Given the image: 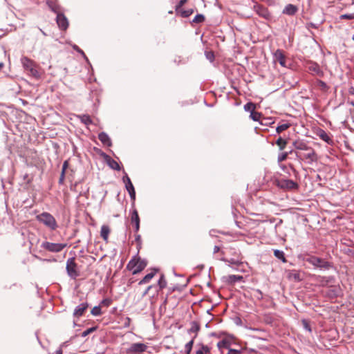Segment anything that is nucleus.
Here are the masks:
<instances>
[{
	"label": "nucleus",
	"instance_id": "6ab92c4d",
	"mask_svg": "<svg viewBox=\"0 0 354 354\" xmlns=\"http://www.w3.org/2000/svg\"><path fill=\"white\" fill-rule=\"evenodd\" d=\"M111 230L110 227L106 225H103L101 227L100 230V236L105 241H107L109 239V235L110 234Z\"/></svg>",
	"mask_w": 354,
	"mask_h": 354
},
{
	"label": "nucleus",
	"instance_id": "f03ea898",
	"mask_svg": "<svg viewBox=\"0 0 354 354\" xmlns=\"http://www.w3.org/2000/svg\"><path fill=\"white\" fill-rule=\"evenodd\" d=\"M147 265V261L142 259L138 255L134 256L128 263L127 269L132 272L133 274H136L143 270Z\"/></svg>",
	"mask_w": 354,
	"mask_h": 354
},
{
	"label": "nucleus",
	"instance_id": "dca6fc26",
	"mask_svg": "<svg viewBox=\"0 0 354 354\" xmlns=\"http://www.w3.org/2000/svg\"><path fill=\"white\" fill-rule=\"evenodd\" d=\"M308 69L313 75H317L319 76L323 75V72L321 70L319 66L315 62L310 63L308 66Z\"/></svg>",
	"mask_w": 354,
	"mask_h": 354
},
{
	"label": "nucleus",
	"instance_id": "c9c22d12",
	"mask_svg": "<svg viewBox=\"0 0 354 354\" xmlns=\"http://www.w3.org/2000/svg\"><path fill=\"white\" fill-rule=\"evenodd\" d=\"M288 154H289L288 152H283L281 153H279L277 157L278 162H281L286 160L288 158Z\"/></svg>",
	"mask_w": 354,
	"mask_h": 354
},
{
	"label": "nucleus",
	"instance_id": "a18cd8bd",
	"mask_svg": "<svg viewBox=\"0 0 354 354\" xmlns=\"http://www.w3.org/2000/svg\"><path fill=\"white\" fill-rule=\"evenodd\" d=\"M302 324H303L305 329H306L308 331H311L310 327L306 320H305V319L302 320Z\"/></svg>",
	"mask_w": 354,
	"mask_h": 354
},
{
	"label": "nucleus",
	"instance_id": "5701e85b",
	"mask_svg": "<svg viewBox=\"0 0 354 354\" xmlns=\"http://www.w3.org/2000/svg\"><path fill=\"white\" fill-rule=\"evenodd\" d=\"M288 277L290 279H293L295 281H300L301 280V278H300V274L299 273L296 271V270H291L288 272Z\"/></svg>",
	"mask_w": 354,
	"mask_h": 354
},
{
	"label": "nucleus",
	"instance_id": "f3484780",
	"mask_svg": "<svg viewBox=\"0 0 354 354\" xmlns=\"http://www.w3.org/2000/svg\"><path fill=\"white\" fill-rule=\"evenodd\" d=\"M99 140L102 142L104 145L110 147L111 146V140L109 136L104 132H101L98 135Z\"/></svg>",
	"mask_w": 354,
	"mask_h": 354
},
{
	"label": "nucleus",
	"instance_id": "4be33fe9",
	"mask_svg": "<svg viewBox=\"0 0 354 354\" xmlns=\"http://www.w3.org/2000/svg\"><path fill=\"white\" fill-rule=\"evenodd\" d=\"M318 136L323 140L324 141L326 142L327 143L332 142L331 138L329 137V136L325 132V131L320 129L317 133Z\"/></svg>",
	"mask_w": 354,
	"mask_h": 354
},
{
	"label": "nucleus",
	"instance_id": "603ef678",
	"mask_svg": "<svg viewBox=\"0 0 354 354\" xmlns=\"http://www.w3.org/2000/svg\"><path fill=\"white\" fill-rule=\"evenodd\" d=\"M101 304L108 306L110 304V301L109 299H104L102 301Z\"/></svg>",
	"mask_w": 354,
	"mask_h": 354
},
{
	"label": "nucleus",
	"instance_id": "7c9ffc66",
	"mask_svg": "<svg viewBox=\"0 0 354 354\" xmlns=\"http://www.w3.org/2000/svg\"><path fill=\"white\" fill-rule=\"evenodd\" d=\"M255 109H256V105H255V104H254L252 102H248L244 105L245 111H249V112H250V113H252V111H254Z\"/></svg>",
	"mask_w": 354,
	"mask_h": 354
},
{
	"label": "nucleus",
	"instance_id": "bf43d9fd",
	"mask_svg": "<svg viewBox=\"0 0 354 354\" xmlns=\"http://www.w3.org/2000/svg\"><path fill=\"white\" fill-rule=\"evenodd\" d=\"M40 31L41 32V33L44 35H46V32L44 31H43L41 29H39Z\"/></svg>",
	"mask_w": 354,
	"mask_h": 354
},
{
	"label": "nucleus",
	"instance_id": "b1692460",
	"mask_svg": "<svg viewBox=\"0 0 354 354\" xmlns=\"http://www.w3.org/2000/svg\"><path fill=\"white\" fill-rule=\"evenodd\" d=\"M77 117L80 121L86 125H89L92 123V120L88 115H81Z\"/></svg>",
	"mask_w": 354,
	"mask_h": 354
},
{
	"label": "nucleus",
	"instance_id": "6e6d98bb",
	"mask_svg": "<svg viewBox=\"0 0 354 354\" xmlns=\"http://www.w3.org/2000/svg\"><path fill=\"white\" fill-rule=\"evenodd\" d=\"M55 354H62V351L61 349H59L56 351Z\"/></svg>",
	"mask_w": 354,
	"mask_h": 354
},
{
	"label": "nucleus",
	"instance_id": "2f4dec72",
	"mask_svg": "<svg viewBox=\"0 0 354 354\" xmlns=\"http://www.w3.org/2000/svg\"><path fill=\"white\" fill-rule=\"evenodd\" d=\"M194 344V339H191L189 342L185 344V354H189Z\"/></svg>",
	"mask_w": 354,
	"mask_h": 354
},
{
	"label": "nucleus",
	"instance_id": "4468645a",
	"mask_svg": "<svg viewBox=\"0 0 354 354\" xmlns=\"http://www.w3.org/2000/svg\"><path fill=\"white\" fill-rule=\"evenodd\" d=\"M147 346L142 343L132 344L129 347V352L141 353L146 351Z\"/></svg>",
	"mask_w": 354,
	"mask_h": 354
},
{
	"label": "nucleus",
	"instance_id": "052dcab7",
	"mask_svg": "<svg viewBox=\"0 0 354 354\" xmlns=\"http://www.w3.org/2000/svg\"><path fill=\"white\" fill-rule=\"evenodd\" d=\"M290 167L292 168V171H293L295 173H296V172H297V171H296V170L293 168V167H292V165L290 166Z\"/></svg>",
	"mask_w": 354,
	"mask_h": 354
},
{
	"label": "nucleus",
	"instance_id": "58836bf2",
	"mask_svg": "<svg viewBox=\"0 0 354 354\" xmlns=\"http://www.w3.org/2000/svg\"><path fill=\"white\" fill-rule=\"evenodd\" d=\"M206 58L209 60L211 62H212L214 59V53L212 51H207L205 53Z\"/></svg>",
	"mask_w": 354,
	"mask_h": 354
},
{
	"label": "nucleus",
	"instance_id": "cd10ccee",
	"mask_svg": "<svg viewBox=\"0 0 354 354\" xmlns=\"http://www.w3.org/2000/svg\"><path fill=\"white\" fill-rule=\"evenodd\" d=\"M158 286L159 287V290H162L167 286V281L163 274H161L158 281Z\"/></svg>",
	"mask_w": 354,
	"mask_h": 354
},
{
	"label": "nucleus",
	"instance_id": "412c9836",
	"mask_svg": "<svg viewBox=\"0 0 354 354\" xmlns=\"http://www.w3.org/2000/svg\"><path fill=\"white\" fill-rule=\"evenodd\" d=\"M106 162L108 165L113 169L116 171L120 170V167L118 162H116L115 160L112 159L109 156H106Z\"/></svg>",
	"mask_w": 354,
	"mask_h": 354
},
{
	"label": "nucleus",
	"instance_id": "f8f14e48",
	"mask_svg": "<svg viewBox=\"0 0 354 354\" xmlns=\"http://www.w3.org/2000/svg\"><path fill=\"white\" fill-rule=\"evenodd\" d=\"M274 61L279 62V64L283 67H286V59L283 53L281 50H277L274 54Z\"/></svg>",
	"mask_w": 354,
	"mask_h": 354
},
{
	"label": "nucleus",
	"instance_id": "3c124183",
	"mask_svg": "<svg viewBox=\"0 0 354 354\" xmlns=\"http://www.w3.org/2000/svg\"><path fill=\"white\" fill-rule=\"evenodd\" d=\"M136 241L138 243L139 245L141 244V236L140 234L136 235Z\"/></svg>",
	"mask_w": 354,
	"mask_h": 354
},
{
	"label": "nucleus",
	"instance_id": "f704fd0d",
	"mask_svg": "<svg viewBox=\"0 0 354 354\" xmlns=\"http://www.w3.org/2000/svg\"><path fill=\"white\" fill-rule=\"evenodd\" d=\"M261 114L257 111H252L250 113V118L254 121H259L261 118Z\"/></svg>",
	"mask_w": 354,
	"mask_h": 354
},
{
	"label": "nucleus",
	"instance_id": "864d4df0",
	"mask_svg": "<svg viewBox=\"0 0 354 354\" xmlns=\"http://www.w3.org/2000/svg\"><path fill=\"white\" fill-rule=\"evenodd\" d=\"M348 93H349L350 95H354V86H351V87L348 88Z\"/></svg>",
	"mask_w": 354,
	"mask_h": 354
},
{
	"label": "nucleus",
	"instance_id": "bb28decb",
	"mask_svg": "<svg viewBox=\"0 0 354 354\" xmlns=\"http://www.w3.org/2000/svg\"><path fill=\"white\" fill-rule=\"evenodd\" d=\"M274 255L275 257H277L279 259L282 260L283 262H286V259L284 256V252L281 250H274Z\"/></svg>",
	"mask_w": 354,
	"mask_h": 354
},
{
	"label": "nucleus",
	"instance_id": "ddd939ff",
	"mask_svg": "<svg viewBox=\"0 0 354 354\" xmlns=\"http://www.w3.org/2000/svg\"><path fill=\"white\" fill-rule=\"evenodd\" d=\"M88 307V304L87 302H84L78 305L74 310L73 316L79 318L84 315L85 311L87 310Z\"/></svg>",
	"mask_w": 354,
	"mask_h": 354
},
{
	"label": "nucleus",
	"instance_id": "680f3d73",
	"mask_svg": "<svg viewBox=\"0 0 354 354\" xmlns=\"http://www.w3.org/2000/svg\"><path fill=\"white\" fill-rule=\"evenodd\" d=\"M350 104H351L353 106H354V102H353V101L351 102H350Z\"/></svg>",
	"mask_w": 354,
	"mask_h": 354
},
{
	"label": "nucleus",
	"instance_id": "1a4fd4ad",
	"mask_svg": "<svg viewBox=\"0 0 354 354\" xmlns=\"http://www.w3.org/2000/svg\"><path fill=\"white\" fill-rule=\"evenodd\" d=\"M123 181L125 184L126 189H127V192H129L131 198L133 201H135V199H136L135 189H134V187H133L129 177L127 174L123 177Z\"/></svg>",
	"mask_w": 354,
	"mask_h": 354
},
{
	"label": "nucleus",
	"instance_id": "c756f323",
	"mask_svg": "<svg viewBox=\"0 0 354 354\" xmlns=\"http://www.w3.org/2000/svg\"><path fill=\"white\" fill-rule=\"evenodd\" d=\"M230 342L228 340H226V339H223L221 341H219L218 343H217V346L219 349H221L223 348H229L230 346Z\"/></svg>",
	"mask_w": 354,
	"mask_h": 354
},
{
	"label": "nucleus",
	"instance_id": "de8ad7c7",
	"mask_svg": "<svg viewBox=\"0 0 354 354\" xmlns=\"http://www.w3.org/2000/svg\"><path fill=\"white\" fill-rule=\"evenodd\" d=\"M153 288V286L151 285V286H149L147 289L142 292V297H145L148 292L149 291L152 289Z\"/></svg>",
	"mask_w": 354,
	"mask_h": 354
},
{
	"label": "nucleus",
	"instance_id": "e2e57ef3",
	"mask_svg": "<svg viewBox=\"0 0 354 354\" xmlns=\"http://www.w3.org/2000/svg\"><path fill=\"white\" fill-rule=\"evenodd\" d=\"M289 153H292V151H289L288 152Z\"/></svg>",
	"mask_w": 354,
	"mask_h": 354
},
{
	"label": "nucleus",
	"instance_id": "9d476101",
	"mask_svg": "<svg viewBox=\"0 0 354 354\" xmlns=\"http://www.w3.org/2000/svg\"><path fill=\"white\" fill-rule=\"evenodd\" d=\"M57 24L61 30H66L68 27V21L62 13H58L56 17Z\"/></svg>",
	"mask_w": 354,
	"mask_h": 354
},
{
	"label": "nucleus",
	"instance_id": "49530a36",
	"mask_svg": "<svg viewBox=\"0 0 354 354\" xmlns=\"http://www.w3.org/2000/svg\"><path fill=\"white\" fill-rule=\"evenodd\" d=\"M241 351L236 349L230 348L227 354H241Z\"/></svg>",
	"mask_w": 354,
	"mask_h": 354
},
{
	"label": "nucleus",
	"instance_id": "4c0bfd02",
	"mask_svg": "<svg viewBox=\"0 0 354 354\" xmlns=\"http://www.w3.org/2000/svg\"><path fill=\"white\" fill-rule=\"evenodd\" d=\"M193 12H194V10L193 9H189V10H183L181 12V16L183 17H188L191 15H192Z\"/></svg>",
	"mask_w": 354,
	"mask_h": 354
},
{
	"label": "nucleus",
	"instance_id": "69168bd1",
	"mask_svg": "<svg viewBox=\"0 0 354 354\" xmlns=\"http://www.w3.org/2000/svg\"><path fill=\"white\" fill-rule=\"evenodd\" d=\"M2 66H3V64H2V63H1V64H0V67H1Z\"/></svg>",
	"mask_w": 354,
	"mask_h": 354
},
{
	"label": "nucleus",
	"instance_id": "c85d7f7f",
	"mask_svg": "<svg viewBox=\"0 0 354 354\" xmlns=\"http://www.w3.org/2000/svg\"><path fill=\"white\" fill-rule=\"evenodd\" d=\"M209 353L210 348L207 346L202 345L196 354H209Z\"/></svg>",
	"mask_w": 354,
	"mask_h": 354
},
{
	"label": "nucleus",
	"instance_id": "473e14b6",
	"mask_svg": "<svg viewBox=\"0 0 354 354\" xmlns=\"http://www.w3.org/2000/svg\"><path fill=\"white\" fill-rule=\"evenodd\" d=\"M290 124L288 123H284V124H282L281 125H279L277 127V132L278 133H281L282 131L286 130L287 129H288L290 127Z\"/></svg>",
	"mask_w": 354,
	"mask_h": 354
},
{
	"label": "nucleus",
	"instance_id": "338daca9",
	"mask_svg": "<svg viewBox=\"0 0 354 354\" xmlns=\"http://www.w3.org/2000/svg\"><path fill=\"white\" fill-rule=\"evenodd\" d=\"M353 40L354 41V35H353V37H352Z\"/></svg>",
	"mask_w": 354,
	"mask_h": 354
},
{
	"label": "nucleus",
	"instance_id": "a211bd4d",
	"mask_svg": "<svg viewBox=\"0 0 354 354\" xmlns=\"http://www.w3.org/2000/svg\"><path fill=\"white\" fill-rule=\"evenodd\" d=\"M158 270L153 269L151 272L146 274L145 277L139 281L138 285H142L149 283L155 276Z\"/></svg>",
	"mask_w": 354,
	"mask_h": 354
},
{
	"label": "nucleus",
	"instance_id": "f257e3e1",
	"mask_svg": "<svg viewBox=\"0 0 354 354\" xmlns=\"http://www.w3.org/2000/svg\"><path fill=\"white\" fill-rule=\"evenodd\" d=\"M21 64L29 75L36 80L41 78L42 73L38 65L34 61L27 57H24L21 58Z\"/></svg>",
	"mask_w": 354,
	"mask_h": 354
},
{
	"label": "nucleus",
	"instance_id": "4d7b16f0",
	"mask_svg": "<svg viewBox=\"0 0 354 354\" xmlns=\"http://www.w3.org/2000/svg\"><path fill=\"white\" fill-rule=\"evenodd\" d=\"M77 52L80 53L81 54L85 56L84 52L81 49H78Z\"/></svg>",
	"mask_w": 354,
	"mask_h": 354
},
{
	"label": "nucleus",
	"instance_id": "a878e982",
	"mask_svg": "<svg viewBox=\"0 0 354 354\" xmlns=\"http://www.w3.org/2000/svg\"><path fill=\"white\" fill-rule=\"evenodd\" d=\"M288 142L283 139L281 137H279L277 141L276 144L279 147L280 150H283L287 145Z\"/></svg>",
	"mask_w": 354,
	"mask_h": 354
},
{
	"label": "nucleus",
	"instance_id": "393cba45",
	"mask_svg": "<svg viewBox=\"0 0 354 354\" xmlns=\"http://www.w3.org/2000/svg\"><path fill=\"white\" fill-rule=\"evenodd\" d=\"M315 84L316 86L322 91H326L328 89V86H327V84L320 80H317Z\"/></svg>",
	"mask_w": 354,
	"mask_h": 354
},
{
	"label": "nucleus",
	"instance_id": "c03bdc74",
	"mask_svg": "<svg viewBox=\"0 0 354 354\" xmlns=\"http://www.w3.org/2000/svg\"><path fill=\"white\" fill-rule=\"evenodd\" d=\"M230 278L232 281H236L241 280L243 279V277L237 276V275H231V276H230Z\"/></svg>",
	"mask_w": 354,
	"mask_h": 354
},
{
	"label": "nucleus",
	"instance_id": "8fccbe9b",
	"mask_svg": "<svg viewBox=\"0 0 354 354\" xmlns=\"http://www.w3.org/2000/svg\"><path fill=\"white\" fill-rule=\"evenodd\" d=\"M64 178H65V172L62 171L60 177H59V183H63V182L64 180Z\"/></svg>",
	"mask_w": 354,
	"mask_h": 354
},
{
	"label": "nucleus",
	"instance_id": "423d86ee",
	"mask_svg": "<svg viewBox=\"0 0 354 354\" xmlns=\"http://www.w3.org/2000/svg\"><path fill=\"white\" fill-rule=\"evenodd\" d=\"M66 270L68 275L73 279H75L80 276V272L74 257L68 259L66 261Z\"/></svg>",
	"mask_w": 354,
	"mask_h": 354
},
{
	"label": "nucleus",
	"instance_id": "9b49d317",
	"mask_svg": "<svg viewBox=\"0 0 354 354\" xmlns=\"http://www.w3.org/2000/svg\"><path fill=\"white\" fill-rule=\"evenodd\" d=\"M131 223L134 226L135 232H138L140 229V217L136 209L132 210L131 214Z\"/></svg>",
	"mask_w": 354,
	"mask_h": 354
},
{
	"label": "nucleus",
	"instance_id": "37998d69",
	"mask_svg": "<svg viewBox=\"0 0 354 354\" xmlns=\"http://www.w3.org/2000/svg\"><path fill=\"white\" fill-rule=\"evenodd\" d=\"M187 1V0H180L176 6V10H178Z\"/></svg>",
	"mask_w": 354,
	"mask_h": 354
},
{
	"label": "nucleus",
	"instance_id": "6e6552de",
	"mask_svg": "<svg viewBox=\"0 0 354 354\" xmlns=\"http://www.w3.org/2000/svg\"><path fill=\"white\" fill-rule=\"evenodd\" d=\"M296 156L301 160H307L309 163L316 162L317 160V155L315 149L312 147L308 149L306 153L295 152Z\"/></svg>",
	"mask_w": 354,
	"mask_h": 354
},
{
	"label": "nucleus",
	"instance_id": "72a5a7b5",
	"mask_svg": "<svg viewBox=\"0 0 354 354\" xmlns=\"http://www.w3.org/2000/svg\"><path fill=\"white\" fill-rule=\"evenodd\" d=\"M91 313L93 316H99V315H102V310H101L100 306L93 307L91 311Z\"/></svg>",
	"mask_w": 354,
	"mask_h": 354
},
{
	"label": "nucleus",
	"instance_id": "5fc2aeb1",
	"mask_svg": "<svg viewBox=\"0 0 354 354\" xmlns=\"http://www.w3.org/2000/svg\"><path fill=\"white\" fill-rule=\"evenodd\" d=\"M219 250H220V248L217 245H215L214 248V253H216V252H219Z\"/></svg>",
	"mask_w": 354,
	"mask_h": 354
},
{
	"label": "nucleus",
	"instance_id": "2eb2a0df",
	"mask_svg": "<svg viewBox=\"0 0 354 354\" xmlns=\"http://www.w3.org/2000/svg\"><path fill=\"white\" fill-rule=\"evenodd\" d=\"M292 145L295 149L298 151L297 152H299L300 151H306L308 149L310 148V147L308 146L305 142L299 140H295L292 142Z\"/></svg>",
	"mask_w": 354,
	"mask_h": 354
},
{
	"label": "nucleus",
	"instance_id": "0eeeda50",
	"mask_svg": "<svg viewBox=\"0 0 354 354\" xmlns=\"http://www.w3.org/2000/svg\"><path fill=\"white\" fill-rule=\"evenodd\" d=\"M67 246L66 243H57L44 241L41 248L50 252H59Z\"/></svg>",
	"mask_w": 354,
	"mask_h": 354
},
{
	"label": "nucleus",
	"instance_id": "09e8293b",
	"mask_svg": "<svg viewBox=\"0 0 354 354\" xmlns=\"http://www.w3.org/2000/svg\"><path fill=\"white\" fill-rule=\"evenodd\" d=\"M68 165V162L67 160L64 161L63 163V165H62V172H66Z\"/></svg>",
	"mask_w": 354,
	"mask_h": 354
},
{
	"label": "nucleus",
	"instance_id": "20e7f679",
	"mask_svg": "<svg viewBox=\"0 0 354 354\" xmlns=\"http://www.w3.org/2000/svg\"><path fill=\"white\" fill-rule=\"evenodd\" d=\"M273 184L279 188L286 191L296 190L299 188V185L297 183L289 179L274 178L273 180Z\"/></svg>",
	"mask_w": 354,
	"mask_h": 354
},
{
	"label": "nucleus",
	"instance_id": "79ce46f5",
	"mask_svg": "<svg viewBox=\"0 0 354 354\" xmlns=\"http://www.w3.org/2000/svg\"><path fill=\"white\" fill-rule=\"evenodd\" d=\"M341 19H354V14H345L341 15Z\"/></svg>",
	"mask_w": 354,
	"mask_h": 354
},
{
	"label": "nucleus",
	"instance_id": "0e129e2a",
	"mask_svg": "<svg viewBox=\"0 0 354 354\" xmlns=\"http://www.w3.org/2000/svg\"><path fill=\"white\" fill-rule=\"evenodd\" d=\"M286 168V166H283L282 169H284Z\"/></svg>",
	"mask_w": 354,
	"mask_h": 354
},
{
	"label": "nucleus",
	"instance_id": "e433bc0d",
	"mask_svg": "<svg viewBox=\"0 0 354 354\" xmlns=\"http://www.w3.org/2000/svg\"><path fill=\"white\" fill-rule=\"evenodd\" d=\"M205 21V17L203 15L198 14L195 16V17L193 19L194 23H202Z\"/></svg>",
	"mask_w": 354,
	"mask_h": 354
},
{
	"label": "nucleus",
	"instance_id": "a19ab883",
	"mask_svg": "<svg viewBox=\"0 0 354 354\" xmlns=\"http://www.w3.org/2000/svg\"><path fill=\"white\" fill-rule=\"evenodd\" d=\"M95 329L96 328L95 327H92V328H88L87 330H86L85 331L83 332L82 336L83 337H86V335H88L91 333L95 331Z\"/></svg>",
	"mask_w": 354,
	"mask_h": 354
},
{
	"label": "nucleus",
	"instance_id": "ea45409f",
	"mask_svg": "<svg viewBox=\"0 0 354 354\" xmlns=\"http://www.w3.org/2000/svg\"><path fill=\"white\" fill-rule=\"evenodd\" d=\"M199 330V326L196 323L193 322L190 331L193 333H197Z\"/></svg>",
	"mask_w": 354,
	"mask_h": 354
},
{
	"label": "nucleus",
	"instance_id": "39448f33",
	"mask_svg": "<svg viewBox=\"0 0 354 354\" xmlns=\"http://www.w3.org/2000/svg\"><path fill=\"white\" fill-rule=\"evenodd\" d=\"M304 260L312 264L315 268L320 269H328L330 268V263L323 259L308 255L304 258Z\"/></svg>",
	"mask_w": 354,
	"mask_h": 354
},
{
	"label": "nucleus",
	"instance_id": "13d9d810",
	"mask_svg": "<svg viewBox=\"0 0 354 354\" xmlns=\"http://www.w3.org/2000/svg\"><path fill=\"white\" fill-rule=\"evenodd\" d=\"M73 48H74L75 50H76L77 51L78 50V49H80V48H78V46H75V45L73 46Z\"/></svg>",
	"mask_w": 354,
	"mask_h": 354
},
{
	"label": "nucleus",
	"instance_id": "aec40b11",
	"mask_svg": "<svg viewBox=\"0 0 354 354\" xmlns=\"http://www.w3.org/2000/svg\"><path fill=\"white\" fill-rule=\"evenodd\" d=\"M297 11V8L292 4H288L283 9V13L288 15H293Z\"/></svg>",
	"mask_w": 354,
	"mask_h": 354
},
{
	"label": "nucleus",
	"instance_id": "7ed1b4c3",
	"mask_svg": "<svg viewBox=\"0 0 354 354\" xmlns=\"http://www.w3.org/2000/svg\"><path fill=\"white\" fill-rule=\"evenodd\" d=\"M36 218L50 230H55L58 227L55 218L48 212H43L37 215Z\"/></svg>",
	"mask_w": 354,
	"mask_h": 354
}]
</instances>
